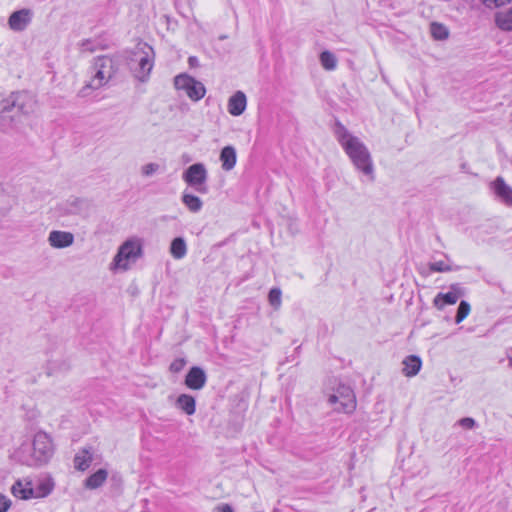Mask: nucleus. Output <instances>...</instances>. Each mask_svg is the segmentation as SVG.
<instances>
[{"label": "nucleus", "mask_w": 512, "mask_h": 512, "mask_svg": "<svg viewBox=\"0 0 512 512\" xmlns=\"http://www.w3.org/2000/svg\"><path fill=\"white\" fill-rule=\"evenodd\" d=\"M214 512H233V509L228 504H222L214 509Z\"/></svg>", "instance_id": "nucleus-38"}, {"label": "nucleus", "mask_w": 512, "mask_h": 512, "mask_svg": "<svg viewBox=\"0 0 512 512\" xmlns=\"http://www.w3.org/2000/svg\"><path fill=\"white\" fill-rule=\"evenodd\" d=\"M92 462L91 452L84 448L74 457V467L79 471H85L88 469Z\"/></svg>", "instance_id": "nucleus-22"}, {"label": "nucleus", "mask_w": 512, "mask_h": 512, "mask_svg": "<svg viewBox=\"0 0 512 512\" xmlns=\"http://www.w3.org/2000/svg\"><path fill=\"white\" fill-rule=\"evenodd\" d=\"M471 307L467 301L462 300L458 306L455 322L461 323L470 313Z\"/></svg>", "instance_id": "nucleus-29"}, {"label": "nucleus", "mask_w": 512, "mask_h": 512, "mask_svg": "<svg viewBox=\"0 0 512 512\" xmlns=\"http://www.w3.org/2000/svg\"><path fill=\"white\" fill-rule=\"evenodd\" d=\"M12 111H6L4 109V103H0V130L5 132L13 126V116L10 115Z\"/></svg>", "instance_id": "nucleus-26"}, {"label": "nucleus", "mask_w": 512, "mask_h": 512, "mask_svg": "<svg viewBox=\"0 0 512 512\" xmlns=\"http://www.w3.org/2000/svg\"><path fill=\"white\" fill-rule=\"evenodd\" d=\"M495 21L500 29L512 31V7L505 12L498 13Z\"/></svg>", "instance_id": "nucleus-25"}, {"label": "nucleus", "mask_w": 512, "mask_h": 512, "mask_svg": "<svg viewBox=\"0 0 512 512\" xmlns=\"http://www.w3.org/2000/svg\"><path fill=\"white\" fill-rule=\"evenodd\" d=\"M55 483L50 476H45L39 479L36 487H34V498H45L49 496L54 490Z\"/></svg>", "instance_id": "nucleus-18"}, {"label": "nucleus", "mask_w": 512, "mask_h": 512, "mask_svg": "<svg viewBox=\"0 0 512 512\" xmlns=\"http://www.w3.org/2000/svg\"><path fill=\"white\" fill-rule=\"evenodd\" d=\"M403 373L407 377H413L418 374L421 369L422 361L416 355H409L403 360Z\"/></svg>", "instance_id": "nucleus-20"}, {"label": "nucleus", "mask_w": 512, "mask_h": 512, "mask_svg": "<svg viewBox=\"0 0 512 512\" xmlns=\"http://www.w3.org/2000/svg\"><path fill=\"white\" fill-rule=\"evenodd\" d=\"M12 505V501L4 494L0 493V512H7Z\"/></svg>", "instance_id": "nucleus-35"}, {"label": "nucleus", "mask_w": 512, "mask_h": 512, "mask_svg": "<svg viewBox=\"0 0 512 512\" xmlns=\"http://www.w3.org/2000/svg\"><path fill=\"white\" fill-rule=\"evenodd\" d=\"M53 454L54 445L51 436L44 431H39L33 438L32 453L24 463L32 467L41 466L48 463Z\"/></svg>", "instance_id": "nucleus-3"}, {"label": "nucleus", "mask_w": 512, "mask_h": 512, "mask_svg": "<svg viewBox=\"0 0 512 512\" xmlns=\"http://www.w3.org/2000/svg\"><path fill=\"white\" fill-rule=\"evenodd\" d=\"M483 2V4L488 7V8H492V7H500V6H503L507 3H510L512 0H481Z\"/></svg>", "instance_id": "nucleus-36"}, {"label": "nucleus", "mask_w": 512, "mask_h": 512, "mask_svg": "<svg viewBox=\"0 0 512 512\" xmlns=\"http://www.w3.org/2000/svg\"><path fill=\"white\" fill-rule=\"evenodd\" d=\"M181 200L188 210L193 213H197L202 209L203 202L198 196L184 192Z\"/></svg>", "instance_id": "nucleus-24"}, {"label": "nucleus", "mask_w": 512, "mask_h": 512, "mask_svg": "<svg viewBox=\"0 0 512 512\" xmlns=\"http://www.w3.org/2000/svg\"><path fill=\"white\" fill-rule=\"evenodd\" d=\"M458 424L464 429H473L476 427V421L471 417L461 418Z\"/></svg>", "instance_id": "nucleus-34"}, {"label": "nucleus", "mask_w": 512, "mask_h": 512, "mask_svg": "<svg viewBox=\"0 0 512 512\" xmlns=\"http://www.w3.org/2000/svg\"><path fill=\"white\" fill-rule=\"evenodd\" d=\"M429 269L432 272H449L454 270L453 267L444 261H436L429 264Z\"/></svg>", "instance_id": "nucleus-31"}, {"label": "nucleus", "mask_w": 512, "mask_h": 512, "mask_svg": "<svg viewBox=\"0 0 512 512\" xmlns=\"http://www.w3.org/2000/svg\"><path fill=\"white\" fill-rule=\"evenodd\" d=\"M142 256V241L139 238H131L126 240L118 249L114 257V264L116 267L123 270L128 269L130 261H136Z\"/></svg>", "instance_id": "nucleus-5"}, {"label": "nucleus", "mask_w": 512, "mask_h": 512, "mask_svg": "<svg viewBox=\"0 0 512 512\" xmlns=\"http://www.w3.org/2000/svg\"><path fill=\"white\" fill-rule=\"evenodd\" d=\"M491 188L502 202L508 206H512V188L505 183L502 177H497L491 183Z\"/></svg>", "instance_id": "nucleus-15"}, {"label": "nucleus", "mask_w": 512, "mask_h": 512, "mask_svg": "<svg viewBox=\"0 0 512 512\" xmlns=\"http://www.w3.org/2000/svg\"><path fill=\"white\" fill-rule=\"evenodd\" d=\"M320 62L326 70H334L337 66V59L335 55L329 51H323L320 54Z\"/></svg>", "instance_id": "nucleus-27"}, {"label": "nucleus", "mask_w": 512, "mask_h": 512, "mask_svg": "<svg viewBox=\"0 0 512 512\" xmlns=\"http://www.w3.org/2000/svg\"><path fill=\"white\" fill-rule=\"evenodd\" d=\"M32 11L30 9H21L13 12L8 19V25L11 30L16 32L24 31L31 23Z\"/></svg>", "instance_id": "nucleus-12"}, {"label": "nucleus", "mask_w": 512, "mask_h": 512, "mask_svg": "<svg viewBox=\"0 0 512 512\" xmlns=\"http://www.w3.org/2000/svg\"><path fill=\"white\" fill-rule=\"evenodd\" d=\"M335 136L354 167L373 182L375 180L374 164L366 145L340 122L336 123Z\"/></svg>", "instance_id": "nucleus-1"}, {"label": "nucleus", "mask_w": 512, "mask_h": 512, "mask_svg": "<svg viewBox=\"0 0 512 512\" xmlns=\"http://www.w3.org/2000/svg\"><path fill=\"white\" fill-rule=\"evenodd\" d=\"M170 253L174 259H182L187 254V245L182 237H177L172 240L170 246Z\"/></svg>", "instance_id": "nucleus-23"}, {"label": "nucleus", "mask_w": 512, "mask_h": 512, "mask_svg": "<svg viewBox=\"0 0 512 512\" xmlns=\"http://www.w3.org/2000/svg\"><path fill=\"white\" fill-rule=\"evenodd\" d=\"M247 106V98L244 92H235L228 100L227 109L232 116L243 114Z\"/></svg>", "instance_id": "nucleus-16"}, {"label": "nucleus", "mask_w": 512, "mask_h": 512, "mask_svg": "<svg viewBox=\"0 0 512 512\" xmlns=\"http://www.w3.org/2000/svg\"><path fill=\"white\" fill-rule=\"evenodd\" d=\"M188 63H189V65H190V67H196V66H198V59H197V57H195V56H190V57L188 58Z\"/></svg>", "instance_id": "nucleus-39"}, {"label": "nucleus", "mask_w": 512, "mask_h": 512, "mask_svg": "<svg viewBox=\"0 0 512 512\" xmlns=\"http://www.w3.org/2000/svg\"><path fill=\"white\" fill-rule=\"evenodd\" d=\"M183 180L195 191L205 194L208 192L206 185L208 173L203 163H195L189 166L182 175Z\"/></svg>", "instance_id": "nucleus-6"}, {"label": "nucleus", "mask_w": 512, "mask_h": 512, "mask_svg": "<svg viewBox=\"0 0 512 512\" xmlns=\"http://www.w3.org/2000/svg\"><path fill=\"white\" fill-rule=\"evenodd\" d=\"M177 90H183L192 101H199L205 96V86L187 74H180L174 78Z\"/></svg>", "instance_id": "nucleus-9"}, {"label": "nucleus", "mask_w": 512, "mask_h": 512, "mask_svg": "<svg viewBox=\"0 0 512 512\" xmlns=\"http://www.w3.org/2000/svg\"><path fill=\"white\" fill-rule=\"evenodd\" d=\"M108 472L105 469H99L85 480V487L88 489H97L107 480Z\"/></svg>", "instance_id": "nucleus-21"}, {"label": "nucleus", "mask_w": 512, "mask_h": 512, "mask_svg": "<svg viewBox=\"0 0 512 512\" xmlns=\"http://www.w3.org/2000/svg\"><path fill=\"white\" fill-rule=\"evenodd\" d=\"M206 381L205 371L201 367L194 366L188 371L184 383L189 389L200 390L205 386Z\"/></svg>", "instance_id": "nucleus-13"}, {"label": "nucleus", "mask_w": 512, "mask_h": 512, "mask_svg": "<svg viewBox=\"0 0 512 512\" xmlns=\"http://www.w3.org/2000/svg\"><path fill=\"white\" fill-rule=\"evenodd\" d=\"M48 242L53 248H67L74 243V235L68 231L53 230L49 233Z\"/></svg>", "instance_id": "nucleus-14"}, {"label": "nucleus", "mask_w": 512, "mask_h": 512, "mask_svg": "<svg viewBox=\"0 0 512 512\" xmlns=\"http://www.w3.org/2000/svg\"><path fill=\"white\" fill-rule=\"evenodd\" d=\"M159 170V165L157 163H148L141 168V173L145 177H149L156 173Z\"/></svg>", "instance_id": "nucleus-32"}, {"label": "nucleus", "mask_w": 512, "mask_h": 512, "mask_svg": "<svg viewBox=\"0 0 512 512\" xmlns=\"http://www.w3.org/2000/svg\"><path fill=\"white\" fill-rule=\"evenodd\" d=\"M281 290L279 288H272L269 292L268 299L271 306L278 309L281 305Z\"/></svg>", "instance_id": "nucleus-30"}, {"label": "nucleus", "mask_w": 512, "mask_h": 512, "mask_svg": "<svg viewBox=\"0 0 512 512\" xmlns=\"http://www.w3.org/2000/svg\"><path fill=\"white\" fill-rule=\"evenodd\" d=\"M431 34L436 40H445L448 38L449 32L448 29L439 23L431 24Z\"/></svg>", "instance_id": "nucleus-28"}, {"label": "nucleus", "mask_w": 512, "mask_h": 512, "mask_svg": "<svg viewBox=\"0 0 512 512\" xmlns=\"http://www.w3.org/2000/svg\"><path fill=\"white\" fill-rule=\"evenodd\" d=\"M93 68L95 70L91 81L83 86L78 95L86 97L90 90H97L106 85L117 73L118 65L116 61L109 56H99L95 59Z\"/></svg>", "instance_id": "nucleus-2"}, {"label": "nucleus", "mask_w": 512, "mask_h": 512, "mask_svg": "<svg viewBox=\"0 0 512 512\" xmlns=\"http://www.w3.org/2000/svg\"><path fill=\"white\" fill-rule=\"evenodd\" d=\"M81 46V50L82 51H90V52H93L94 51V47L92 46V42L88 39L86 40H83L80 44Z\"/></svg>", "instance_id": "nucleus-37"}, {"label": "nucleus", "mask_w": 512, "mask_h": 512, "mask_svg": "<svg viewBox=\"0 0 512 512\" xmlns=\"http://www.w3.org/2000/svg\"><path fill=\"white\" fill-rule=\"evenodd\" d=\"M331 405L339 404L335 408L338 412L352 413L356 409V398L353 390L346 385H340L335 393L328 398Z\"/></svg>", "instance_id": "nucleus-8"}, {"label": "nucleus", "mask_w": 512, "mask_h": 512, "mask_svg": "<svg viewBox=\"0 0 512 512\" xmlns=\"http://www.w3.org/2000/svg\"><path fill=\"white\" fill-rule=\"evenodd\" d=\"M465 290L460 284L455 283L450 286V291L447 293H438L433 299V305L438 310H443L445 305H453L458 299L464 296Z\"/></svg>", "instance_id": "nucleus-10"}, {"label": "nucleus", "mask_w": 512, "mask_h": 512, "mask_svg": "<svg viewBox=\"0 0 512 512\" xmlns=\"http://www.w3.org/2000/svg\"><path fill=\"white\" fill-rule=\"evenodd\" d=\"M133 56L132 61L137 62V67L134 69L135 77L144 82L153 68L154 51L147 43H139Z\"/></svg>", "instance_id": "nucleus-4"}, {"label": "nucleus", "mask_w": 512, "mask_h": 512, "mask_svg": "<svg viewBox=\"0 0 512 512\" xmlns=\"http://www.w3.org/2000/svg\"><path fill=\"white\" fill-rule=\"evenodd\" d=\"M236 150L233 146H225L220 153V161L222 162V169L230 171L236 164Z\"/></svg>", "instance_id": "nucleus-19"}, {"label": "nucleus", "mask_w": 512, "mask_h": 512, "mask_svg": "<svg viewBox=\"0 0 512 512\" xmlns=\"http://www.w3.org/2000/svg\"><path fill=\"white\" fill-rule=\"evenodd\" d=\"M4 109L6 111L17 110L19 113L28 115L35 109V100L27 92H14L3 99Z\"/></svg>", "instance_id": "nucleus-7"}, {"label": "nucleus", "mask_w": 512, "mask_h": 512, "mask_svg": "<svg viewBox=\"0 0 512 512\" xmlns=\"http://www.w3.org/2000/svg\"><path fill=\"white\" fill-rule=\"evenodd\" d=\"M185 358H177L175 359L169 366V370L172 373H179L186 365Z\"/></svg>", "instance_id": "nucleus-33"}, {"label": "nucleus", "mask_w": 512, "mask_h": 512, "mask_svg": "<svg viewBox=\"0 0 512 512\" xmlns=\"http://www.w3.org/2000/svg\"><path fill=\"white\" fill-rule=\"evenodd\" d=\"M175 406L190 416L196 411V400L189 394H180L175 401Z\"/></svg>", "instance_id": "nucleus-17"}, {"label": "nucleus", "mask_w": 512, "mask_h": 512, "mask_svg": "<svg viewBox=\"0 0 512 512\" xmlns=\"http://www.w3.org/2000/svg\"><path fill=\"white\" fill-rule=\"evenodd\" d=\"M11 493L21 500H29L35 497L33 481L29 478L17 479L11 486Z\"/></svg>", "instance_id": "nucleus-11"}]
</instances>
